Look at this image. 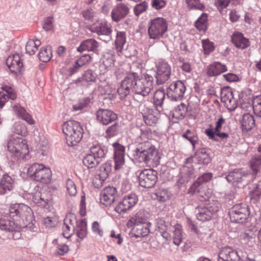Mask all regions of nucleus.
Here are the masks:
<instances>
[{"mask_svg": "<svg viewBox=\"0 0 261 261\" xmlns=\"http://www.w3.org/2000/svg\"><path fill=\"white\" fill-rule=\"evenodd\" d=\"M134 152L135 160L140 163L153 167L157 166L160 164V154L154 146L148 141L139 144Z\"/></svg>", "mask_w": 261, "mask_h": 261, "instance_id": "2", "label": "nucleus"}, {"mask_svg": "<svg viewBox=\"0 0 261 261\" xmlns=\"http://www.w3.org/2000/svg\"><path fill=\"white\" fill-rule=\"evenodd\" d=\"M202 47L205 54H209L213 51L214 46L213 43L208 40H203L202 41Z\"/></svg>", "mask_w": 261, "mask_h": 261, "instance_id": "56", "label": "nucleus"}, {"mask_svg": "<svg viewBox=\"0 0 261 261\" xmlns=\"http://www.w3.org/2000/svg\"><path fill=\"white\" fill-rule=\"evenodd\" d=\"M111 169V164L109 162L101 165L98 171L100 180L105 181L108 177Z\"/></svg>", "mask_w": 261, "mask_h": 261, "instance_id": "37", "label": "nucleus"}, {"mask_svg": "<svg viewBox=\"0 0 261 261\" xmlns=\"http://www.w3.org/2000/svg\"><path fill=\"white\" fill-rule=\"evenodd\" d=\"M93 32H96L98 35H109L111 33V29L106 24H101L99 26L92 28Z\"/></svg>", "mask_w": 261, "mask_h": 261, "instance_id": "47", "label": "nucleus"}, {"mask_svg": "<svg viewBox=\"0 0 261 261\" xmlns=\"http://www.w3.org/2000/svg\"><path fill=\"white\" fill-rule=\"evenodd\" d=\"M19 218L21 219L22 223L21 224L20 222L18 224L21 226V228H25L28 227V225L30 224V222L32 220V211L31 208L25 205V211L23 210L20 214Z\"/></svg>", "mask_w": 261, "mask_h": 261, "instance_id": "27", "label": "nucleus"}, {"mask_svg": "<svg viewBox=\"0 0 261 261\" xmlns=\"http://www.w3.org/2000/svg\"><path fill=\"white\" fill-rule=\"evenodd\" d=\"M241 124L243 130H251L255 125V120L253 116L248 113L244 114L242 118Z\"/></svg>", "mask_w": 261, "mask_h": 261, "instance_id": "33", "label": "nucleus"}, {"mask_svg": "<svg viewBox=\"0 0 261 261\" xmlns=\"http://www.w3.org/2000/svg\"><path fill=\"white\" fill-rule=\"evenodd\" d=\"M70 224L72 226L73 229V233L75 234L79 239L83 240L87 234V224L84 220H80L72 222V220L69 219Z\"/></svg>", "mask_w": 261, "mask_h": 261, "instance_id": "21", "label": "nucleus"}, {"mask_svg": "<svg viewBox=\"0 0 261 261\" xmlns=\"http://www.w3.org/2000/svg\"><path fill=\"white\" fill-rule=\"evenodd\" d=\"M152 88V80L149 78L140 79L137 73L132 72L121 82L117 92L121 99L124 98L131 91L144 97L148 95Z\"/></svg>", "mask_w": 261, "mask_h": 261, "instance_id": "1", "label": "nucleus"}, {"mask_svg": "<svg viewBox=\"0 0 261 261\" xmlns=\"http://www.w3.org/2000/svg\"><path fill=\"white\" fill-rule=\"evenodd\" d=\"M116 189L113 187L105 188L101 193L100 202L106 206L112 204L117 197Z\"/></svg>", "mask_w": 261, "mask_h": 261, "instance_id": "20", "label": "nucleus"}, {"mask_svg": "<svg viewBox=\"0 0 261 261\" xmlns=\"http://www.w3.org/2000/svg\"><path fill=\"white\" fill-rule=\"evenodd\" d=\"M2 89L5 92V97L6 99L10 98L14 100L16 98V93L12 91L10 87H3Z\"/></svg>", "mask_w": 261, "mask_h": 261, "instance_id": "58", "label": "nucleus"}, {"mask_svg": "<svg viewBox=\"0 0 261 261\" xmlns=\"http://www.w3.org/2000/svg\"><path fill=\"white\" fill-rule=\"evenodd\" d=\"M147 8V5L145 2L141 3L137 5L134 9V13L136 16H139L140 14L146 11Z\"/></svg>", "mask_w": 261, "mask_h": 261, "instance_id": "57", "label": "nucleus"}, {"mask_svg": "<svg viewBox=\"0 0 261 261\" xmlns=\"http://www.w3.org/2000/svg\"><path fill=\"white\" fill-rule=\"evenodd\" d=\"M172 229L173 232V243L176 246H179L182 240L181 226L176 224L172 227Z\"/></svg>", "mask_w": 261, "mask_h": 261, "instance_id": "35", "label": "nucleus"}, {"mask_svg": "<svg viewBox=\"0 0 261 261\" xmlns=\"http://www.w3.org/2000/svg\"><path fill=\"white\" fill-rule=\"evenodd\" d=\"M139 111L142 114L144 121L147 125H154L158 120L157 112H153L152 109L147 107L144 103H141L139 106Z\"/></svg>", "mask_w": 261, "mask_h": 261, "instance_id": "15", "label": "nucleus"}, {"mask_svg": "<svg viewBox=\"0 0 261 261\" xmlns=\"http://www.w3.org/2000/svg\"><path fill=\"white\" fill-rule=\"evenodd\" d=\"M240 259L238 251L228 246L222 248L218 254V261H240Z\"/></svg>", "mask_w": 261, "mask_h": 261, "instance_id": "18", "label": "nucleus"}, {"mask_svg": "<svg viewBox=\"0 0 261 261\" xmlns=\"http://www.w3.org/2000/svg\"><path fill=\"white\" fill-rule=\"evenodd\" d=\"M126 43L125 34L124 32H118L115 40L116 47L118 52H121Z\"/></svg>", "mask_w": 261, "mask_h": 261, "instance_id": "40", "label": "nucleus"}, {"mask_svg": "<svg viewBox=\"0 0 261 261\" xmlns=\"http://www.w3.org/2000/svg\"><path fill=\"white\" fill-rule=\"evenodd\" d=\"M6 64L12 72L17 73L20 72L23 64L20 62L19 56L15 54L8 57L6 60Z\"/></svg>", "mask_w": 261, "mask_h": 261, "instance_id": "24", "label": "nucleus"}, {"mask_svg": "<svg viewBox=\"0 0 261 261\" xmlns=\"http://www.w3.org/2000/svg\"><path fill=\"white\" fill-rule=\"evenodd\" d=\"M115 149L114 160L115 163V170L121 169L124 164V150L125 148L118 143H115L113 144Z\"/></svg>", "mask_w": 261, "mask_h": 261, "instance_id": "23", "label": "nucleus"}, {"mask_svg": "<svg viewBox=\"0 0 261 261\" xmlns=\"http://www.w3.org/2000/svg\"><path fill=\"white\" fill-rule=\"evenodd\" d=\"M252 105L255 114L261 117V95H258L254 97Z\"/></svg>", "mask_w": 261, "mask_h": 261, "instance_id": "48", "label": "nucleus"}, {"mask_svg": "<svg viewBox=\"0 0 261 261\" xmlns=\"http://www.w3.org/2000/svg\"><path fill=\"white\" fill-rule=\"evenodd\" d=\"M194 159L201 164L207 165L210 162V158L204 148L196 151L194 154Z\"/></svg>", "mask_w": 261, "mask_h": 261, "instance_id": "34", "label": "nucleus"}, {"mask_svg": "<svg viewBox=\"0 0 261 261\" xmlns=\"http://www.w3.org/2000/svg\"><path fill=\"white\" fill-rule=\"evenodd\" d=\"M8 214L0 213V237L4 232L18 231L21 226L15 223Z\"/></svg>", "mask_w": 261, "mask_h": 261, "instance_id": "11", "label": "nucleus"}, {"mask_svg": "<svg viewBox=\"0 0 261 261\" xmlns=\"http://www.w3.org/2000/svg\"><path fill=\"white\" fill-rule=\"evenodd\" d=\"M13 110L15 113L22 119L30 124H33L35 122L32 117L25 111V109L19 105H15Z\"/></svg>", "mask_w": 261, "mask_h": 261, "instance_id": "32", "label": "nucleus"}, {"mask_svg": "<svg viewBox=\"0 0 261 261\" xmlns=\"http://www.w3.org/2000/svg\"><path fill=\"white\" fill-rule=\"evenodd\" d=\"M38 56L39 60L43 62H46L49 61L52 56V53L50 47H42L40 49Z\"/></svg>", "mask_w": 261, "mask_h": 261, "instance_id": "43", "label": "nucleus"}, {"mask_svg": "<svg viewBox=\"0 0 261 261\" xmlns=\"http://www.w3.org/2000/svg\"><path fill=\"white\" fill-rule=\"evenodd\" d=\"M98 47L99 44L95 40L89 39L82 42L77 50L81 53L84 51L97 53Z\"/></svg>", "mask_w": 261, "mask_h": 261, "instance_id": "25", "label": "nucleus"}, {"mask_svg": "<svg viewBox=\"0 0 261 261\" xmlns=\"http://www.w3.org/2000/svg\"><path fill=\"white\" fill-rule=\"evenodd\" d=\"M91 57L89 55L85 54L82 56L79 60L76 61L77 63L80 64L82 67L86 64L90 62Z\"/></svg>", "mask_w": 261, "mask_h": 261, "instance_id": "64", "label": "nucleus"}, {"mask_svg": "<svg viewBox=\"0 0 261 261\" xmlns=\"http://www.w3.org/2000/svg\"><path fill=\"white\" fill-rule=\"evenodd\" d=\"M127 225L128 227H133L136 237H144L149 233V223L146 222V219L142 217L140 213L132 217L128 221Z\"/></svg>", "mask_w": 261, "mask_h": 261, "instance_id": "6", "label": "nucleus"}, {"mask_svg": "<svg viewBox=\"0 0 261 261\" xmlns=\"http://www.w3.org/2000/svg\"><path fill=\"white\" fill-rule=\"evenodd\" d=\"M247 174H243L240 170L237 169L229 173L226 178L228 182L238 183L245 180V178L247 177Z\"/></svg>", "mask_w": 261, "mask_h": 261, "instance_id": "31", "label": "nucleus"}, {"mask_svg": "<svg viewBox=\"0 0 261 261\" xmlns=\"http://www.w3.org/2000/svg\"><path fill=\"white\" fill-rule=\"evenodd\" d=\"M69 221V219L67 218L65 220V222H64V225L63 226V235L64 237L66 238H70L73 233H69L70 229L71 228H72L71 225L69 226L68 224H67V222Z\"/></svg>", "mask_w": 261, "mask_h": 261, "instance_id": "60", "label": "nucleus"}, {"mask_svg": "<svg viewBox=\"0 0 261 261\" xmlns=\"http://www.w3.org/2000/svg\"><path fill=\"white\" fill-rule=\"evenodd\" d=\"M35 202L39 203L41 205L45 206L48 202L47 199H44L39 193H36L33 198Z\"/></svg>", "mask_w": 261, "mask_h": 261, "instance_id": "59", "label": "nucleus"}, {"mask_svg": "<svg viewBox=\"0 0 261 261\" xmlns=\"http://www.w3.org/2000/svg\"><path fill=\"white\" fill-rule=\"evenodd\" d=\"M53 17L52 16L48 17L44 20L43 29L46 31H49L53 28Z\"/></svg>", "mask_w": 261, "mask_h": 261, "instance_id": "61", "label": "nucleus"}, {"mask_svg": "<svg viewBox=\"0 0 261 261\" xmlns=\"http://www.w3.org/2000/svg\"><path fill=\"white\" fill-rule=\"evenodd\" d=\"M138 198L135 194L125 196L115 207V211L119 214L125 213L133 207L137 202Z\"/></svg>", "mask_w": 261, "mask_h": 261, "instance_id": "16", "label": "nucleus"}, {"mask_svg": "<svg viewBox=\"0 0 261 261\" xmlns=\"http://www.w3.org/2000/svg\"><path fill=\"white\" fill-rule=\"evenodd\" d=\"M129 8L123 3H120L112 10L111 16L113 20L118 22L124 18L129 13Z\"/></svg>", "mask_w": 261, "mask_h": 261, "instance_id": "22", "label": "nucleus"}, {"mask_svg": "<svg viewBox=\"0 0 261 261\" xmlns=\"http://www.w3.org/2000/svg\"><path fill=\"white\" fill-rule=\"evenodd\" d=\"M100 161L91 153L87 154L83 160V164L88 168L96 167Z\"/></svg>", "mask_w": 261, "mask_h": 261, "instance_id": "36", "label": "nucleus"}, {"mask_svg": "<svg viewBox=\"0 0 261 261\" xmlns=\"http://www.w3.org/2000/svg\"><path fill=\"white\" fill-rule=\"evenodd\" d=\"M158 200L165 202L169 199V194L166 189H160L155 194Z\"/></svg>", "mask_w": 261, "mask_h": 261, "instance_id": "52", "label": "nucleus"}, {"mask_svg": "<svg viewBox=\"0 0 261 261\" xmlns=\"http://www.w3.org/2000/svg\"><path fill=\"white\" fill-rule=\"evenodd\" d=\"M157 174V172L153 169L142 171L138 176L140 185L145 188L153 187L158 180Z\"/></svg>", "mask_w": 261, "mask_h": 261, "instance_id": "10", "label": "nucleus"}, {"mask_svg": "<svg viewBox=\"0 0 261 261\" xmlns=\"http://www.w3.org/2000/svg\"><path fill=\"white\" fill-rule=\"evenodd\" d=\"M231 41L236 47L242 49L250 45L249 40L245 38L243 34L239 32L235 33L232 35Z\"/></svg>", "mask_w": 261, "mask_h": 261, "instance_id": "26", "label": "nucleus"}, {"mask_svg": "<svg viewBox=\"0 0 261 261\" xmlns=\"http://www.w3.org/2000/svg\"><path fill=\"white\" fill-rule=\"evenodd\" d=\"M27 174L32 179L43 184H48L51 180V170L42 164L35 163L31 165L28 169Z\"/></svg>", "mask_w": 261, "mask_h": 261, "instance_id": "4", "label": "nucleus"}, {"mask_svg": "<svg viewBox=\"0 0 261 261\" xmlns=\"http://www.w3.org/2000/svg\"><path fill=\"white\" fill-rule=\"evenodd\" d=\"M97 121L103 125H108L117 118V115L108 109H99L96 112Z\"/></svg>", "mask_w": 261, "mask_h": 261, "instance_id": "19", "label": "nucleus"}, {"mask_svg": "<svg viewBox=\"0 0 261 261\" xmlns=\"http://www.w3.org/2000/svg\"><path fill=\"white\" fill-rule=\"evenodd\" d=\"M186 91V87L180 81L171 83L169 86L167 94L168 98L172 101H178L182 97Z\"/></svg>", "mask_w": 261, "mask_h": 261, "instance_id": "12", "label": "nucleus"}, {"mask_svg": "<svg viewBox=\"0 0 261 261\" xmlns=\"http://www.w3.org/2000/svg\"><path fill=\"white\" fill-rule=\"evenodd\" d=\"M182 137L186 139L191 143L193 140L196 139L197 136L189 129L186 130L182 135Z\"/></svg>", "mask_w": 261, "mask_h": 261, "instance_id": "63", "label": "nucleus"}, {"mask_svg": "<svg viewBox=\"0 0 261 261\" xmlns=\"http://www.w3.org/2000/svg\"><path fill=\"white\" fill-rule=\"evenodd\" d=\"M221 101L230 111H233L237 107L236 100L233 98L232 91L228 88H224L221 90Z\"/></svg>", "mask_w": 261, "mask_h": 261, "instance_id": "17", "label": "nucleus"}, {"mask_svg": "<svg viewBox=\"0 0 261 261\" xmlns=\"http://www.w3.org/2000/svg\"><path fill=\"white\" fill-rule=\"evenodd\" d=\"M255 234L253 231L248 230L240 235V240L243 243H247L252 240H254Z\"/></svg>", "mask_w": 261, "mask_h": 261, "instance_id": "53", "label": "nucleus"}, {"mask_svg": "<svg viewBox=\"0 0 261 261\" xmlns=\"http://www.w3.org/2000/svg\"><path fill=\"white\" fill-rule=\"evenodd\" d=\"M25 205L22 203H16L12 205L9 208V215L13 217H19L21 212L25 211Z\"/></svg>", "mask_w": 261, "mask_h": 261, "instance_id": "42", "label": "nucleus"}, {"mask_svg": "<svg viewBox=\"0 0 261 261\" xmlns=\"http://www.w3.org/2000/svg\"><path fill=\"white\" fill-rule=\"evenodd\" d=\"M66 189L70 196H74L77 193L76 186L74 182L70 179L66 181Z\"/></svg>", "mask_w": 261, "mask_h": 261, "instance_id": "54", "label": "nucleus"}, {"mask_svg": "<svg viewBox=\"0 0 261 261\" xmlns=\"http://www.w3.org/2000/svg\"><path fill=\"white\" fill-rule=\"evenodd\" d=\"M167 28V23L164 18L157 17L152 19L148 29L150 38L153 39H160L166 32Z\"/></svg>", "mask_w": 261, "mask_h": 261, "instance_id": "7", "label": "nucleus"}, {"mask_svg": "<svg viewBox=\"0 0 261 261\" xmlns=\"http://www.w3.org/2000/svg\"><path fill=\"white\" fill-rule=\"evenodd\" d=\"M13 132L22 136H25L28 134L27 127L21 122H16L14 123L13 127Z\"/></svg>", "mask_w": 261, "mask_h": 261, "instance_id": "45", "label": "nucleus"}, {"mask_svg": "<svg viewBox=\"0 0 261 261\" xmlns=\"http://www.w3.org/2000/svg\"><path fill=\"white\" fill-rule=\"evenodd\" d=\"M213 174L211 173H206L202 174L201 176L199 177L197 180L191 186V189L195 190L198 187H200V186L205 185L204 182L210 180Z\"/></svg>", "mask_w": 261, "mask_h": 261, "instance_id": "39", "label": "nucleus"}, {"mask_svg": "<svg viewBox=\"0 0 261 261\" xmlns=\"http://www.w3.org/2000/svg\"><path fill=\"white\" fill-rule=\"evenodd\" d=\"M7 148L17 159H23L28 154V145L21 138L11 136L7 143Z\"/></svg>", "mask_w": 261, "mask_h": 261, "instance_id": "5", "label": "nucleus"}, {"mask_svg": "<svg viewBox=\"0 0 261 261\" xmlns=\"http://www.w3.org/2000/svg\"><path fill=\"white\" fill-rule=\"evenodd\" d=\"M261 165V155L255 156L250 161V167L253 174H256Z\"/></svg>", "mask_w": 261, "mask_h": 261, "instance_id": "51", "label": "nucleus"}, {"mask_svg": "<svg viewBox=\"0 0 261 261\" xmlns=\"http://www.w3.org/2000/svg\"><path fill=\"white\" fill-rule=\"evenodd\" d=\"M220 204L218 201H212L203 207H198L196 210V217L202 222L210 220L212 216L219 211Z\"/></svg>", "mask_w": 261, "mask_h": 261, "instance_id": "8", "label": "nucleus"}, {"mask_svg": "<svg viewBox=\"0 0 261 261\" xmlns=\"http://www.w3.org/2000/svg\"><path fill=\"white\" fill-rule=\"evenodd\" d=\"M207 187L205 185L200 186L195 190L190 189L189 192L191 193H197L199 199L201 201H204L208 200L211 195V192L207 191Z\"/></svg>", "mask_w": 261, "mask_h": 261, "instance_id": "30", "label": "nucleus"}, {"mask_svg": "<svg viewBox=\"0 0 261 261\" xmlns=\"http://www.w3.org/2000/svg\"><path fill=\"white\" fill-rule=\"evenodd\" d=\"M186 3L189 9L202 10L204 8V5L199 0H186Z\"/></svg>", "mask_w": 261, "mask_h": 261, "instance_id": "50", "label": "nucleus"}, {"mask_svg": "<svg viewBox=\"0 0 261 261\" xmlns=\"http://www.w3.org/2000/svg\"><path fill=\"white\" fill-rule=\"evenodd\" d=\"M96 74L91 70H88L85 71L82 79L86 82H94L96 80Z\"/></svg>", "mask_w": 261, "mask_h": 261, "instance_id": "55", "label": "nucleus"}, {"mask_svg": "<svg viewBox=\"0 0 261 261\" xmlns=\"http://www.w3.org/2000/svg\"><path fill=\"white\" fill-rule=\"evenodd\" d=\"M13 185L12 178L8 174L4 175L0 182V194H4L12 190Z\"/></svg>", "mask_w": 261, "mask_h": 261, "instance_id": "28", "label": "nucleus"}, {"mask_svg": "<svg viewBox=\"0 0 261 261\" xmlns=\"http://www.w3.org/2000/svg\"><path fill=\"white\" fill-rule=\"evenodd\" d=\"M41 45V42L39 40H29L26 44V53L30 55H34L38 50V47Z\"/></svg>", "mask_w": 261, "mask_h": 261, "instance_id": "38", "label": "nucleus"}, {"mask_svg": "<svg viewBox=\"0 0 261 261\" xmlns=\"http://www.w3.org/2000/svg\"><path fill=\"white\" fill-rule=\"evenodd\" d=\"M165 97V93L162 90H158L154 92L153 96V102L156 107H162Z\"/></svg>", "mask_w": 261, "mask_h": 261, "instance_id": "44", "label": "nucleus"}, {"mask_svg": "<svg viewBox=\"0 0 261 261\" xmlns=\"http://www.w3.org/2000/svg\"><path fill=\"white\" fill-rule=\"evenodd\" d=\"M156 83L161 85L169 79L171 73V67L167 62L161 61L156 64Z\"/></svg>", "mask_w": 261, "mask_h": 261, "instance_id": "13", "label": "nucleus"}, {"mask_svg": "<svg viewBox=\"0 0 261 261\" xmlns=\"http://www.w3.org/2000/svg\"><path fill=\"white\" fill-rule=\"evenodd\" d=\"M207 73L209 76H216L225 72L227 67L220 62H215L207 67Z\"/></svg>", "mask_w": 261, "mask_h": 261, "instance_id": "29", "label": "nucleus"}, {"mask_svg": "<svg viewBox=\"0 0 261 261\" xmlns=\"http://www.w3.org/2000/svg\"><path fill=\"white\" fill-rule=\"evenodd\" d=\"M196 28L199 31H205L207 28V15L202 13L195 22Z\"/></svg>", "mask_w": 261, "mask_h": 261, "instance_id": "41", "label": "nucleus"}, {"mask_svg": "<svg viewBox=\"0 0 261 261\" xmlns=\"http://www.w3.org/2000/svg\"><path fill=\"white\" fill-rule=\"evenodd\" d=\"M187 108L185 104L181 103L175 108L173 115L174 117L183 118L187 113Z\"/></svg>", "mask_w": 261, "mask_h": 261, "instance_id": "49", "label": "nucleus"}, {"mask_svg": "<svg viewBox=\"0 0 261 261\" xmlns=\"http://www.w3.org/2000/svg\"><path fill=\"white\" fill-rule=\"evenodd\" d=\"M249 214V207L245 203L236 204L229 212L231 221L239 223H243Z\"/></svg>", "mask_w": 261, "mask_h": 261, "instance_id": "9", "label": "nucleus"}, {"mask_svg": "<svg viewBox=\"0 0 261 261\" xmlns=\"http://www.w3.org/2000/svg\"><path fill=\"white\" fill-rule=\"evenodd\" d=\"M224 123L225 119L221 117L216 122L214 131L212 128V125H210V128L205 130V134L210 139L214 140L215 141H219V139L216 137H218L221 139L227 138L228 137V134L221 132L222 126Z\"/></svg>", "mask_w": 261, "mask_h": 261, "instance_id": "14", "label": "nucleus"}, {"mask_svg": "<svg viewBox=\"0 0 261 261\" xmlns=\"http://www.w3.org/2000/svg\"><path fill=\"white\" fill-rule=\"evenodd\" d=\"M119 129V125L117 123H115L112 125L108 127L106 133L110 136H114Z\"/></svg>", "mask_w": 261, "mask_h": 261, "instance_id": "62", "label": "nucleus"}, {"mask_svg": "<svg viewBox=\"0 0 261 261\" xmlns=\"http://www.w3.org/2000/svg\"><path fill=\"white\" fill-rule=\"evenodd\" d=\"M62 130L69 146L76 145L83 137V129L80 124L75 121L64 122L62 125Z\"/></svg>", "mask_w": 261, "mask_h": 261, "instance_id": "3", "label": "nucleus"}, {"mask_svg": "<svg viewBox=\"0 0 261 261\" xmlns=\"http://www.w3.org/2000/svg\"><path fill=\"white\" fill-rule=\"evenodd\" d=\"M90 153L98 159L101 160L105 156V151L99 145H93L90 148Z\"/></svg>", "mask_w": 261, "mask_h": 261, "instance_id": "46", "label": "nucleus"}]
</instances>
